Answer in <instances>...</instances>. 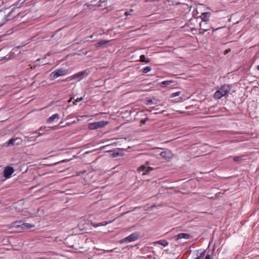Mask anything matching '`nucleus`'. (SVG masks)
<instances>
[{"label": "nucleus", "mask_w": 259, "mask_h": 259, "mask_svg": "<svg viewBox=\"0 0 259 259\" xmlns=\"http://www.w3.org/2000/svg\"><path fill=\"white\" fill-rule=\"evenodd\" d=\"M232 89V87L228 84L222 85L214 94L213 97L216 99H220L227 95Z\"/></svg>", "instance_id": "f257e3e1"}, {"label": "nucleus", "mask_w": 259, "mask_h": 259, "mask_svg": "<svg viewBox=\"0 0 259 259\" xmlns=\"http://www.w3.org/2000/svg\"><path fill=\"white\" fill-rule=\"evenodd\" d=\"M90 73V71L89 69H86L85 70L79 72L75 74L67 77L65 80L67 81H71L73 79H75L79 77H85L89 75Z\"/></svg>", "instance_id": "f03ea898"}, {"label": "nucleus", "mask_w": 259, "mask_h": 259, "mask_svg": "<svg viewBox=\"0 0 259 259\" xmlns=\"http://www.w3.org/2000/svg\"><path fill=\"white\" fill-rule=\"evenodd\" d=\"M13 226L17 228H21L22 230L29 229L34 227V225L28 223H24L21 221H16L13 223Z\"/></svg>", "instance_id": "7ed1b4c3"}, {"label": "nucleus", "mask_w": 259, "mask_h": 259, "mask_svg": "<svg viewBox=\"0 0 259 259\" xmlns=\"http://www.w3.org/2000/svg\"><path fill=\"white\" fill-rule=\"evenodd\" d=\"M67 73V70L64 68H60L55 70L51 74L52 79H54L59 76L66 75Z\"/></svg>", "instance_id": "20e7f679"}, {"label": "nucleus", "mask_w": 259, "mask_h": 259, "mask_svg": "<svg viewBox=\"0 0 259 259\" xmlns=\"http://www.w3.org/2000/svg\"><path fill=\"white\" fill-rule=\"evenodd\" d=\"M108 123L107 121H99L91 123L89 124V128L90 130H96L99 128H102L105 127Z\"/></svg>", "instance_id": "39448f33"}, {"label": "nucleus", "mask_w": 259, "mask_h": 259, "mask_svg": "<svg viewBox=\"0 0 259 259\" xmlns=\"http://www.w3.org/2000/svg\"><path fill=\"white\" fill-rule=\"evenodd\" d=\"M149 163V161H146L145 164L142 165L139 167L138 170L143 171V176L148 175L150 171L153 170V167L148 166Z\"/></svg>", "instance_id": "423d86ee"}, {"label": "nucleus", "mask_w": 259, "mask_h": 259, "mask_svg": "<svg viewBox=\"0 0 259 259\" xmlns=\"http://www.w3.org/2000/svg\"><path fill=\"white\" fill-rule=\"evenodd\" d=\"M139 237V233L138 232H135L132 233L130 235L125 238L124 239V241L127 243L135 241L138 239Z\"/></svg>", "instance_id": "0eeeda50"}, {"label": "nucleus", "mask_w": 259, "mask_h": 259, "mask_svg": "<svg viewBox=\"0 0 259 259\" xmlns=\"http://www.w3.org/2000/svg\"><path fill=\"white\" fill-rule=\"evenodd\" d=\"M160 155L166 160H169L174 156L173 153L169 150H166L164 151L161 152L160 153Z\"/></svg>", "instance_id": "6e6552de"}, {"label": "nucleus", "mask_w": 259, "mask_h": 259, "mask_svg": "<svg viewBox=\"0 0 259 259\" xmlns=\"http://www.w3.org/2000/svg\"><path fill=\"white\" fill-rule=\"evenodd\" d=\"M14 172L13 167L7 166L4 170V177L6 178H9Z\"/></svg>", "instance_id": "1a4fd4ad"}, {"label": "nucleus", "mask_w": 259, "mask_h": 259, "mask_svg": "<svg viewBox=\"0 0 259 259\" xmlns=\"http://www.w3.org/2000/svg\"><path fill=\"white\" fill-rule=\"evenodd\" d=\"M14 12V10H12V11L6 16L2 15V17L3 18H5V20L0 22V27L3 25L6 21H9L14 17V16L13 15Z\"/></svg>", "instance_id": "9d476101"}, {"label": "nucleus", "mask_w": 259, "mask_h": 259, "mask_svg": "<svg viewBox=\"0 0 259 259\" xmlns=\"http://www.w3.org/2000/svg\"><path fill=\"white\" fill-rule=\"evenodd\" d=\"M46 128V127H41L38 129V130L33 132V133L37 134V136H36V137L37 138L39 136L44 135L46 131H49V127H48V129L47 130Z\"/></svg>", "instance_id": "9b49d317"}, {"label": "nucleus", "mask_w": 259, "mask_h": 259, "mask_svg": "<svg viewBox=\"0 0 259 259\" xmlns=\"http://www.w3.org/2000/svg\"><path fill=\"white\" fill-rule=\"evenodd\" d=\"M210 16V13L209 12H204L201 14L200 18H201L202 22L204 23H206L209 20V18Z\"/></svg>", "instance_id": "f8f14e48"}, {"label": "nucleus", "mask_w": 259, "mask_h": 259, "mask_svg": "<svg viewBox=\"0 0 259 259\" xmlns=\"http://www.w3.org/2000/svg\"><path fill=\"white\" fill-rule=\"evenodd\" d=\"M190 237V235L189 234L185 233H181L178 234L177 236H176V240H179L180 239H188Z\"/></svg>", "instance_id": "ddd939ff"}, {"label": "nucleus", "mask_w": 259, "mask_h": 259, "mask_svg": "<svg viewBox=\"0 0 259 259\" xmlns=\"http://www.w3.org/2000/svg\"><path fill=\"white\" fill-rule=\"evenodd\" d=\"M59 118V114L58 113H56L50 116L49 118L47 119L48 123H52L55 119H58Z\"/></svg>", "instance_id": "4468645a"}, {"label": "nucleus", "mask_w": 259, "mask_h": 259, "mask_svg": "<svg viewBox=\"0 0 259 259\" xmlns=\"http://www.w3.org/2000/svg\"><path fill=\"white\" fill-rule=\"evenodd\" d=\"M174 81L172 80H165L160 83V85L161 87H166L170 85L171 83H174Z\"/></svg>", "instance_id": "2eb2a0df"}, {"label": "nucleus", "mask_w": 259, "mask_h": 259, "mask_svg": "<svg viewBox=\"0 0 259 259\" xmlns=\"http://www.w3.org/2000/svg\"><path fill=\"white\" fill-rule=\"evenodd\" d=\"M123 155V153L120 150L113 151V153L112 154V156L113 157H116L118 156H121Z\"/></svg>", "instance_id": "dca6fc26"}, {"label": "nucleus", "mask_w": 259, "mask_h": 259, "mask_svg": "<svg viewBox=\"0 0 259 259\" xmlns=\"http://www.w3.org/2000/svg\"><path fill=\"white\" fill-rule=\"evenodd\" d=\"M109 42V40H102L99 42L96 43L95 46L96 47H99L103 45H105Z\"/></svg>", "instance_id": "f3484780"}, {"label": "nucleus", "mask_w": 259, "mask_h": 259, "mask_svg": "<svg viewBox=\"0 0 259 259\" xmlns=\"http://www.w3.org/2000/svg\"><path fill=\"white\" fill-rule=\"evenodd\" d=\"M157 102V100L154 98L152 99H147L146 100V104H156Z\"/></svg>", "instance_id": "a211bd4d"}, {"label": "nucleus", "mask_w": 259, "mask_h": 259, "mask_svg": "<svg viewBox=\"0 0 259 259\" xmlns=\"http://www.w3.org/2000/svg\"><path fill=\"white\" fill-rule=\"evenodd\" d=\"M157 243L163 246H166L168 245V242L166 240H160L157 241Z\"/></svg>", "instance_id": "6ab92c4d"}, {"label": "nucleus", "mask_w": 259, "mask_h": 259, "mask_svg": "<svg viewBox=\"0 0 259 259\" xmlns=\"http://www.w3.org/2000/svg\"><path fill=\"white\" fill-rule=\"evenodd\" d=\"M206 23H204L203 22H201L199 24L200 30H202V31L201 33H203L204 32H206L208 29L206 28H205L204 26H203V24H205Z\"/></svg>", "instance_id": "aec40b11"}, {"label": "nucleus", "mask_w": 259, "mask_h": 259, "mask_svg": "<svg viewBox=\"0 0 259 259\" xmlns=\"http://www.w3.org/2000/svg\"><path fill=\"white\" fill-rule=\"evenodd\" d=\"M140 61L142 62L148 63L150 61L149 59H147L145 57V56L144 55H141L140 57Z\"/></svg>", "instance_id": "412c9836"}, {"label": "nucleus", "mask_w": 259, "mask_h": 259, "mask_svg": "<svg viewBox=\"0 0 259 259\" xmlns=\"http://www.w3.org/2000/svg\"><path fill=\"white\" fill-rule=\"evenodd\" d=\"M94 36L96 37L98 36V34L97 33H94L91 35L85 38V40L83 41L84 42L88 41L90 40V38H93Z\"/></svg>", "instance_id": "4be33fe9"}, {"label": "nucleus", "mask_w": 259, "mask_h": 259, "mask_svg": "<svg viewBox=\"0 0 259 259\" xmlns=\"http://www.w3.org/2000/svg\"><path fill=\"white\" fill-rule=\"evenodd\" d=\"M152 68L150 66H146L142 69V72L144 73H147L151 70Z\"/></svg>", "instance_id": "5701e85b"}, {"label": "nucleus", "mask_w": 259, "mask_h": 259, "mask_svg": "<svg viewBox=\"0 0 259 259\" xmlns=\"http://www.w3.org/2000/svg\"><path fill=\"white\" fill-rule=\"evenodd\" d=\"M243 157V155H241V156H235L234 158H233V160L235 162H239L242 159V158Z\"/></svg>", "instance_id": "b1692460"}, {"label": "nucleus", "mask_w": 259, "mask_h": 259, "mask_svg": "<svg viewBox=\"0 0 259 259\" xmlns=\"http://www.w3.org/2000/svg\"><path fill=\"white\" fill-rule=\"evenodd\" d=\"M18 139H11L8 141V146H11L13 145L15 143V142Z\"/></svg>", "instance_id": "393cba45"}, {"label": "nucleus", "mask_w": 259, "mask_h": 259, "mask_svg": "<svg viewBox=\"0 0 259 259\" xmlns=\"http://www.w3.org/2000/svg\"><path fill=\"white\" fill-rule=\"evenodd\" d=\"M205 254V250H203L202 252L200 253L199 256H197L194 259H201L204 256Z\"/></svg>", "instance_id": "a878e982"}, {"label": "nucleus", "mask_w": 259, "mask_h": 259, "mask_svg": "<svg viewBox=\"0 0 259 259\" xmlns=\"http://www.w3.org/2000/svg\"><path fill=\"white\" fill-rule=\"evenodd\" d=\"M26 138H27L28 141H34L36 140L37 137H25Z\"/></svg>", "instance_id": "bb28decb"}, {"label": "nucleus", "mask_w": 259, "mask_h": 259, "mask_svg": "<svg viewBox=\"0 0 259 259\" xmlns=\"http://www.w3.org/2000/svg\"><path fill=\"white\" fill-rule=\"evenodd\" d=\"M92 226H94V227H97L98 226H104L105 225H107V223H106L105 224H103V223H100L98 224H96L95 223H94V224L92 223Z\"/></svg>", "instance_id": "cd10ccee"}, {"label": "nucleus", "mask_w": 259, "mask_h": 259, "mask_svg": "<svg viewBox=\"0 0 259 259\" xmlns=\"http://www.w3.org/2000/svg\"><path fill=\"white\" fill-rule=\"evenodd\" d=\"M180 93H181V92L180 91H178V92H176L175 93H172L171 95V97L172 98H174V97H177V96H178L180 95Z\"/></svg>", "instance_id": "c85d7f7f"}, {"label": "nucleus", "mask_w": 259, "mask_h": 259, "mask_svg": "<svg viewBox=\"0 0 259 259\" xmlns=\"http://www.w3.org/2000/svg\"><path fill=\"white\" fill-rule=\"evenodd\" d=\"M133 12V9H130V11H127L126 12H124V15L126 16H127L128 15H131L132 14L131 13Z\"/></svg>", "instance_id": "c756f323"}, {"label": "nucleus", "mask_w": 259, "mask_h": 259, "mask_svg": "<svg viewBox=\"0 0 259 259\" xmlns=\"http://www.w3.org/2000/svg\"><path fill=\"white\" fill-rule=\"evenodd\" d=\"M204 259H213L209 254H207Z\"/></svg>", "instance_id": "7c9ffc66"}, {"label": "nucleus", "mask_w": 259, "mask_h": 259, "mask_svg": "<svg viewBox=\"0 0 259 259\" xmlns=\"http://www.w3.org/2000/svg\"><path fill=\"white\" fill-rule=\"evenodd\" d=\"M83 99V98L81 97V98H77V99L75 101V102H80L81 101H82Z\"/></svg>", "instance_id": "2f4dec72"}, {"label": "nucleus", "mask_w": 259, "mask_h": 259, "mask_svg": "<svg viewBox=\"0 0 259 259\" xmlns=\"http://www.w3.org/2000/svg\"><path fill=\"white\" fill-rule=\"evenodd\" d=\"M5 36H3V35H1L0 36V42L2 41L3 40H4L3 38L5 37Z\"/></svg>", "instance_id": "473e14b6"}, {"label": "nucleus", "mask_w": 259, "mask_h": 259, "mask_svg": "<svg viewBox=\"0 0 259 259\" xmlns=\"http://www.w3.org/2000/svg\"><path fill=\"white\" fill-rule=\"evenodd\" d=\"M68 161H69V160H68V159H65V160H62L61 161H60V162L63 163V162H65Z\"/></svg>", "instance_id": "72a5a7b5"}, {"label": "nucleus", "mask_w": 259, "mask_h": 259, "mask_svg": "<svg viewBox=\"0 0 259 259\" xmlns=\"http://www.w3.org/2000/svg\"><path fill=\"white\" fill-rule=\"evenodd\" d=\"M153 108V109H154L155 110H158V109H159L158 108L157 106L154 107Z\"/></svg>", "instance_id": "f704fd0d"}, {"label": "nucleus", "mask_w": 259, "mask_h": 259, "mask_svg": "<svg viewBox=\"0 0 259 259\" xmlns=\"http://www.w3.org/2000/svg\"><path fill=\"white\" fill-rule=\"evenodd\" d=\"M7 56H6L5 57H3V59H9V58H10V57H9V56L8 58H7Z\"/></svg>", "instance_id": "c9c22d12"}, {"label": "nucleus", "mask_w": 259, "mask_h": 259, "mask_svg": "<svg viewBox=\"0 0 259 259\" xmlns=\"http://www.w3.org/2000/svg\"><path fill=\"white\" fill-rule=\"evenodd\" d=\"M257 69H258V70H259V65L257 66Z\"/></svg>", "instance_id": "e433bc0d"}, {"label": "nucleus", "mask_w": 259, "mask_h": 259, "mask_svg": "<svg viewBox=\"0 0 259 259\" xmlns=\"http://www.w3.org/2000/svg\"><path fill=\"white\" fill-rule=\"evenodd\" d=\"M142 122H143V123H145V122H146V120H144V121L142 120Z\"/></svg>", "instance_id": "4c0bfd02"}, {"label": "nucleus", "mask_w": 259, "mask_h": 259, "mask_svg": "<svg viewBox=\"0 0 259 259\" xmlns=\"http://www.w3.org/2000/svg\"><path fill=\"white\" fill-rule=\"evenodd\" d=\"M40 61V59H37V60H36V61Z\"/></svg>", "instance_id": "58836bf2"}]
</instances>
